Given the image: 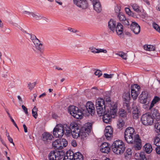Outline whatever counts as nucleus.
I'll use <instances>...</instances> for the list:
<instances>
[{"label": "nucleus", "mask_w": 160, "mask_h": 160, "mask_svg": "<svg viewBox=\"0 0 160 160\" xmlns=\"http://www.w3.org/2000/svg\"><path fill=\"white\" fill-rule=\"evenodd\" d=\"M68 144L67 142L65 139H58L52 143V146L54 149H61L63 147H66Z\"/></svg>", "instance_id": "1a4fd4ad"}, {"label": "nucleus", "mask_w": 160, "mask_h": 160, "mask_svg": "<svg viewBox=\"0 0 160 160\" xmlns=\"http://www.w3.org/2000/svg\"><path fill=\"white\" fill-rule=\"evenodd\" d=\"M154 144L157 146H160V134L158 135L154 140Z\"/></svg>", "instance_id": "2f4dec72"}, {"label": "nucleus", "mask_w": 160, "mask_h": 160, "mask_svg": "<svg viewBox=\"0 0 160 160\" xmlns=\"http://www.w3.org/2000/svg\"><path fill=\"white\" fill-rule=\"evenodd\" d=\"M22 109L23 110L24 112H25V113L26 115H28V109L24 105H22Z\"/></svg>", "instance_id": "3c124183"}, {"label": "nucleus", "mask_w": 160, "mask_h": 160, "mask_svg": "<svg viewBox=\"0 0 160 160\" xmlns=\"http://www.w3.org/2000/svg\"><path fill=\"white\" fill-rule=\"evenodd\" d=\"M118 18L122 22L124 20H125L126 17L124 15L121 13H119L118 15Z\"/></svg>", "instance_id": "e433bc0d"}, {"label": "nucleus", "mask_w": 160, "mask_h": 160, "mask_svg": "<svg viewBox=\"0 0 160 160\" xmlns=\"http://www.w3.org/2000/svg\"><path fill=\"white\" fill-rule=\"evenodd\" d=\"M92 2L94 10L98 13L102 11L101 4L99 0H90Z\"/></svg>", "instance_id": "a211bd4d"}, {"label": "nucleus", "mask_w": 160, "mask_h": 160, "mask_svg": "<svg viewBox=\"0 0 160 160\" xmlns=\"http://www.w3.org/2000/svg\"><path fill=\"white\" fill-rule=\"evenodd\" d=\"M131 29L136 34H138L140 32V26L136 22H132L130 25Z\"/></svg>", "instance_id": "f3484780"}, {"label": "nucleus", "mask_w": 160, "mask_h": 160, "mask_svg": "<svg viewBox=\"0 0 160 160\" xmlns=\"http://www.w3.org/2000/svg\"><path fill=\"white\" fill-rule=\"evenodd\" d=\"M73 160H83L82 155L80 152H78L74 153L73 152Z\"/></svg>", "instance_id": "a878e982"}, {"label": "nucleus", "mask_w": 160, "mask_h": 160, "mask_svg": "<svg viewBox=\"0 0 160 160\" xmlns=\"http://www.w3.org/2000/svg\"><path fill=\"white\" fill-rule=\"evenodd\" d=\"M29 35H30V39L32 42H33V40H34L37 38L36 36L34 34H29Z\"/></svg>", "instance_id": "864d4df0"}, {"label": "nucleus", "mask_w": 160, "mask_h": 160, "mask_svg": "<svg viewBox=\"0 0 160 160\" xmlns=\"http://www.w3.org/2000/svg\"><path fill=\"white\" fill-rule=\"evenodd\" d=\"M148 98V93L147 91H143L139 96L140 103L145 104L147 102Z\"/></svg>", "instance_id": "aec40b11"}, {"label": "nucleus", "mask_w": 160, "mask_h": 160, "mask_svg": "<svg viewBox=\"0 0 160 160\" xmlns=\"http://www.w3.org/2000/svg\"><path fill=\"white\" fill-rule=\"evenodd\" d=\"M17 97H18V99L20 101H22L21 98L20 96H18Z\"/></svg>", "instance_id": "338daca9"}, {"label": "nucleus", "mask_w": 160, "mask_h": 160, "mask_svg": "<svg viewBox=\"0 0 160 160\" xmlns=\"http://www.w3.org/2000/svg\"><path fill=\"white\" fill-rule=\"evenodd\" d=\"M132 115L134 119H136L138 118L139 113L137 107H135L132 108Z\"/></svg>", "instance_id": "c85d7f7f"}, {"label": "nucleus", "mask_w": 160, "mask_h": 160, "mask_svg": "<svg viewBox=\"0 0 160 160\" xmlns=\"http://www.w3.org/2000/svg\"><path fill=\"white\" fill-rule=\"evenodd\" d=\"M117 112L114 115H113L111 113L110 109L105 112L101 116H103L102 119L103 122L106 123H109L111 121V118H114Z\"/></svg>", "instance_id": "9b49d317"}, {"label": "nucleus", "mask_w": 160, "mask_h": 160, "mask_svg": "<svg viewBox=\"0 0 160 160\" xmlns=\"http://www.w3.org/2000/svg\"><path fill=\"white\" fill-rule=\"evenodd\" d=\"M96 76H98V77H100L102 75V72L99 70H97L94 73Z\"/></svg>", "instance_id": "de8ad7c7"}, {"label": "nucleus", "mask_w": 160, "mask_h": 160, "mask_svg": "<svg viewBox=\"0 0 160 160\" xmlns=\"http://www.w3.org/2000/svg\"><path fill=\"white\" fill-rule=\"evenodd\" d=\"M152 26L154 29L160 33V27L158 24L153 22L152 23Z\"/></svg>", "instance_id": "ea45409f"}, {"label": "nucleus", "mask_w": 160, "mask_h": 160, "mask_svg": "<svg viewBox=\"0 0 160 160\" xmlns=\"http://www.w3.org/2000/svg\"><path fill=\"white\" fill-rule=\"evenodd\" d=\"M42 139L44 142H48L53 138L52 135L50 133L44 132L42 134Z\"/></svg>", "instance_id": "b1692460"}, {"label": "nucleus", "mask_w": 160, "mask_h": 160, "mask_svg": "<svg viewBox=\"0 0 160 160\" xmlns=\"http://www.w3.org/2000/svg\"><path fill=\"white\" fill-rule=\"evenodd\" d=\"M112 147L113 152L117 155L122 154L125 149L124 143L120 140L115 141L112 144Z\"/></svg>", "instance_id": "39448f33"}, {"label": "nucleus", "mask_w": 160, "mask_h": 160, "mask_svg": "<svg viewBox=\"0 0 160 160\" xmlns=\"http://www.w3.org/2000/svg\"><path fill=\"white\" fill-rule=\"evenodd\" d=\"M156 153L158 154H160V146H157L155 148Z\"/></svg>", "instance_id": "6e6d98bb"}, {"label": "nucleus", "mask_w": 160, "mask_h": 160, "mask_svg": "<svg viewBox=\"0 0 160 160\" xmlns=\"http://www.w3.org/2000/svg\"><path fill=\"white\" fill-rule=\"evenodd\" d=\"M71 144L73 147H75L77 146L76 142L73 140L71 142Z\"/></svg>", "instance_id": "13d9d810"}, {"label": "nucleus", "mask_w": 160, "mask_h": 160, "mask_svg": "<svg viewBox=\"0 0 160 160\" xmlns=\"http://www.w3.org/2000/svg\"><path fill=\"white\" fill-rule=\"evenodd\" d=\"M137 154V153H136L134 155V158L136 159H139V155H136Z\"/></svg>", "instance_id": "680f3d73"}, {"label": "nucleus", "mask_w": 160, "mask_h": 160, "mask_svg": "<svg viewBox=\"0 0 160 160\" xmlns=\"http://www.w3.org/2000/svg\"><path fill=\"white\" fill-rule=\"evenodd\" d=\"M127 113L126 111L123 109H120L118 112V115L120 117L125 118L127 116Z\"/></svg>", "instance_id": "473e14b6"}, {"label": "nucleus", "mask_w": 160, "mask_h": 160, "mask_svg": "<svg viewBox=\"0 0 160 160\" xmlns=\"http://www.w3.org/2000/svg\"><path fill=\"white\" fill-rule=\"evenodd\" d=\"M123 29L122 25L120 23H118L116 27V32L118 35H121L123 32Z\"/></svg>", "instance_id": "393cba45"}, {"label": "nucleus", "mask_w": 160, "mask_h": 160, "mask_svg": "<svg viewBox=\"0 0 160 160\" xmlns=\"http://www.w3.org/2000/svg\"><path fill=\"white\" fill-rule=\"evenodd\" d=\"M89 49L92 53H97V48H95L93 47H91L89 48Z\"/></svg>", "instance_id": "a18cd8bd"}, {"label": "nucleus", "mask_w": 160, "mask_h": 160, "mask_svg": "<svg viewBox=\"0 0 160 160\" xmlns=\"http://www.w3.org/2000/svg\"><path fill=\"white\" fill-rule=\"evenodd\" d=\"M116 21L111 19L108 22V27L113 32H114L116 27Z\"/></svg>", "instance_id": "4be33fe9"}, {"label": "nucleus", "mask_w": 160, "mask_h": 160, "mask_svg": "<svg viewBox=\"0 0 160 160\" xmlns=\"http://www.w3.org/2000/svg\"><path fill=\"white\" fill-rule=\"evenodd\" d=\"M131 96L133 100L137 99L140 93V86L137 84L131 85L130 87Z\"/></svg>", "instance_id": "9d476101"}, {"label": "nucleus", "mask_w": 160, "mask_h": 160, "mask_svg": "<svg viewBox=\"0 0 160 160\" xmlns=\"http://www.w3.org/2000/svg\"><path fill=\"white\" fill-rule=\"evenodd\" d=\"M58 1L59 0H56L55 1V2L58 4L60 5H62V2H59Z\"/></svg>", "instance_id": "e2e57ef3"}, {"label": "nucleus", "mask_w": 160, "mask_h": 160, "mask_svg": "<svg viewBox=\"0 0 160 160\" xmlns=\"http://www.w3.org/2000/svg\"><path fill=\"white\" fill-rule=\"evenodd\" d=\"M38 111V109L36 106H34L32 110V115L33 117L36 119L37 118L38 116L37 113Z\"/></svg>", "instance_id": "c9c22d12"}, {"label": "nucleus", "mask_w": 160, "mask_h": 160, "mask_svg": "<svg viewBox=\"0 0 160 160\" xmlns=\"http://www.w3.org/2000/svg\"><path fill=\"white\" fill-rule=\"evenodd\" d=\"M113 75V74H108L107 73H105L103 74V77L105 78H112Z\"/></svg>", "instance_id": "49530a36"}, {"label": "nucleus", "mask_w": 160, "mask_h": 160, "mask_svg": "<svg viewBox=\"0 0 160 160\" xmlns=\"http://www.w3.org/2000/svg\"><path fill=\"white\" fill-rule=\"evenodd\" d=\"M125 10L126 13L129 16H132L133 13L131 11L130 9L128 8H126L125 9Z\"/></svg>", "instance_id": "79ce46f5"}, {"label": "nucleus", "mask_w": 160, "mask_h": 160, "mask_svg": "<svg viewBox=\"0 0 160 160\" xmlns=\"http://www.w3.org/2000/svg\"><path fill=\"white\" fill-rule=\"evenodd\" d=\"M105 104L104 99L99 98H98L96 102V107L97 114L99 116H101L103 113L107 110H110V112L112 115H114L117 112V104L116 102H112L108 98L106 100Z\"/></svg>", "instance_id": "f257e3e1"}, {"label": "nucleus", "mask_w": 160, "mask_h": 160, "mask_svg": "<svg viewBox=\"0 0 160 160\" xmlns=\"http://www.w3.org/2000/svg\"><path fill=\"white\" fill-rule=\"evenodd\" d=\"M7 138H8V141H9L10 142L12 143L13 144V145H14V143L13 141V139H12V138L10 136L8 133V135L7 136Z\"/></svg>", "instance_id": "5fc2aeb1"}, {"label": "nucleus", "mask_w": 160, "mask_h": 160, "mask_svg": "<svg viewBox=\"0 0 160 160\" xmlns=\"http://www.w3.org/2000/svg\"><path fill=\"white\" fill-rule=\"evenodd\" d=\"M122 98L124 102H125V106L127 108L129 112L130 109L129 103L130 99V94L129 92H125L123 94Z\"/></svg>", "instance_id": "2eb2a0df"}, {"label": "nucleus", "mask_w": 160, "mask_h": 160, "mask_svg": "<svg viewBox=\"0 0 160 160\" xmlns=\"http://www.w3.org/2000/svg\"><path fill=\"white\" fill-rule=\"evenodd\" d=\"M154 130L157 133H160V122L155 123L154 126Z\"/></svg>", "instance_id": "f704fd0d"}, {"label": "nucleus", "mask_w": 160, "mask_h": 160, "mask_svg": "<svg viewBox=\"0 0 160 160\" xmlns=\"http://www.w3.org/2000/svg\"><path fill=\"white\" fill-rule=\"evenodd\" d=\"M122 22L124 25L128 26L130 24L128 20L126 18L125 20H124Z\"/></svg>", "instance_id": "8fccbe9b"}, {"label": "nucleus", "mask_w": 160, "mask_h": 160, "mask_svg": "<svg viewBox=\"0 0 160 160\" xmlns=\"http://www.w3.org/2000/svg\"><path fill=\"white\" fill-rule=\"evenodd\" d=\"M110 144L104 142L102 143L100 146V150L102 153H108L110 151Z\"/></svg>", "instance_id": "dca6fc26"}, {"label": "nucleus", "mask_w": 160, "mask_h": 160, "mask_svg": "<svg viewBox=\"0 0 160 160\" xmlns=\"http://www.w3.org/2000/svg\"><path fill=\"white\" fill-rule=\"evenodd\" d=\"M141 120L142 124L145 126H151L153 123V118L151 114L149 113L142 115Z\"/></svg>", "instance_id": "0eeeda50"}, {"label": "nucleus", "mask_w": 160, "mask_h": 160, "mask_svg": "<svg viewBox=\"0 0 160 160\" xmlns=\"http://www.w3.org/2000/svg\"><path fill=\"white\" fill-rule=\"evenodd\" d=\"M118 55L124 59L126 60L127 59L126 55L123 52H119Z\"/></svg>", "instance_id": "a19ab883"}, {"label": "nucleus", "mask_w": 160, "mask_h": 160, "mask_svg": "<svg viewBox=\"0 0 160 160\" xmlns=\"http://www.w3.org/2000/svg\"><path fill=\"white\" fill-rule=\"evenodd\" d=\"M71 129L66 124L57 125L53 130L54 136L56 138H61L64 133L67 137L71 135Z\"/></svg>", "instance_id": "20e7f679"}, {"label": "nucleus", "mask_w": 160, "mask_h": 160, "mask_svg": "<svg viewBox=\"0 0 160 160\" xmlns=\"http://www.w3.org/2000/svg\"><path fill=\"white\" fill-rule=\"evenodd\" d=\"M130 6L134 11L137 12H138L140 11L139 6L137 4L132 3L130 4Z\"/></svg>", "instance_id": "72a5a7b5"}, {"label": "nucleus", "mask_w": 160, "mask_h": 160, "mask_svg": "<svg viewBox=\"0 0 160 160\" xmlns=\"http://www.w3.org/2000/svg\"><path fill=\"white\" fill-rule=\"evenodd\" d=\"M144 150L147 153H150L152 150L151 145L150 143H146L144 146Z\"/></svg>", "instance_id": "cd10ccee"}, {"label": "nucleus", "mask_w": 160, "mask_h": 160, "mask_svg": "<svg viewBox=\"0 0 160 160\" xmlns=\"http://www.w3.org/2000/svg\"><path fill=\"white\" fill-rule=\"evenodd\" d=\"M68 30L69 31H70L71 32H72L75 33V32H77L76 30L75 29H74L70 28H68Z\"/></svg>", "instance_id": "4d7b16f0"}, {"label": "nucleus", "mask_w": 160, "mask_h": 160, "mask_svg": "<svg viewBox=\"0 0 160 160\" xmlns=\"http://www.w3.org/2000/svg\"><path fill=\"white\" fill-rule=\"evenodd\" d=\"M23 127L24 129V131L25 132H28L27 128L25 124L23 125Z\"/></svg>", "instance_id": "052dcab7"}, {"label": "nucleus", "mask_w": 160, "mask_h": 160, "mask_svg": "<svg viewBox=\"0 0 160 160\" xmlns=\"http://www.w3.org/2000/svg\"><path fill=\"white\" fill-rule=\"evenodd\" d=\"M151 113L153 120H155L157 121L160 120V113L157 109L155 108H153L151 110Z\"/></svg>", "instance_id": "412c9836"}, {"label": "nucleus", "mask_w": 160, "mask_h": 160, "mask_svg": "<svg viewBox=\"0 0 160 160\" xmlns=\"http://www.w3.org/2000/svg\"><path fill=\"white\" fill-rule=\"evenodd\" d=\"M132 150L131 148H128L127 149L125 153V158L127 160H129L132 155Z\"/></svg>", "instance_id": "bb28decb"}, {"label": "nucleus", "mask_w": 160, "mask_h": 160, "mask_svg": "<svg viewBox=\"0 0 160 160\" xmlns=\"http://www.w3.org/2000/svg\"><path fill=\"white\" fill-rule=\"evenodd\" d=\"M124 138L129 144H133L136 150H139L142 147L141 141L138 134H136L134 128L131 127L127 128L124 132Z\"/></svg>", "instance_id": "f03ea898"}, {"label": "nucleus", "mask_w": 160, "mask_h": 160, "mask_svg": "<svg viewBox=\"0 0 160 160\" xmlns=\"http://www.w3.org/2000/svg\"><path fill=\"white\" fill-rule=\"evenodd\" d=\"M32 42L35 46L41 43L39 40L37 38L34 40H33Z\"/></svg>", "instance_id": "603ef678"}, {"label": "nucleus", "mask_w": 160, "mask_h": 160, "mask_svg": "<svg viewBox=\"0 0 160 160\" xmlns=\"http://www.w3.org/2000/svg\"><path fill=\"white\" fill-rule=\"evenodd\" d=\"M144 2H145L148 5H149L150 3L148 0H143Z\"/></svg>", "instance_id": "69168bd1"}, {"label": "nucleus", "mask_w": 160, "mask_h": 160, "mask_svg": "<svg viewBox=\"0 0 160 160\" xmlns=\"http://www.w3.org/2000/svg\"><path fill=\"white\" fill-rule=\"evenodd\" d=\"M92 124L90 123H86L84 126L80 129L77 127V125L75 123H72L70 124V127L72 129L71 130V135L73 138H77L80 136L81 138L84 139L89 135L92 128Z\"/></svg>", "instance_id": "7ed1b4c3"}, {"label": "nucleus", "mask_w": 160, "mask_h": 160, "mask_svg": "<svg viewBox=\"0 0 160 160\" xmlns=\"http://www.w3.org/2000/svg\"><path fill=\"white\" fill-rule=\"evenodd\" d=\"M68 111L70 114L77 119H81L82 118V112L78 108L74 106H69Z\"/></svg>", "instance_id": "6e6552de"}, {"label": "nucleus", "mask_w": 160, "mask_h": 160, "mask_svg": "<svg viewBox=\"0 0 160 160\" xmlns=\"http://www.w3.org/2000/svg\"><path fill=\"white\" fill-rule=\"evenodd\" d=\"M36 84V82H34L32 83H28V86L29 88V89L32 90L34 88Z\"/></svg>", "instance_id": "37998d69"}, {"label": "nucleus", "mask_w": 160, "mask_h": 160, "mask_svg": "<svg viewBox=\"0 0 160 160\" xmlns=\"http://www.w3.org/2000/svg\"><path fill=\"white\" fill-rule=\"evenodd\" d=\"M160 100V98L159 97L157 96H155L152 100V102H153L154 103L156 104V103L158 102Z\"/></svg>", "instance_id": "09e8293b"}, {"label": "nucleus", "mask_w": 160, "mask_h": 160, "mask_svg": "<svg viewBox=\"0 0 160 160\" xmlns=\"http://www.w3.org/2000/svg\"><path fill=\"white\" fill-rule=\"evenodd\" d=\"M35 48L39 52H42L43 51L42 44L41 43L35 46Z\"/></svg>", "instance_id": "4c0bfd02"}, {"label": "nucleus", "mask_w": 160, "mask_h": 160, "mask_svg": "<svg viewBox=\"0 0 160 160\" xmlns=\"http://www.w3.org/2000/svg\"><path fill=\"white\" fill-rule=\"evenodd\" d=\"M86 108L88 112L92 115L94 114L95 107L94 104L91 102H88L86 105Z\"/></svg>", "instance_id": "6ab92c4d"}, {"label": "nucleus", "mask_w": 160, "mask_h": 160, "mask_svg": "<svg viewBox=\"0 0 160 160\" xmlns=\"http://www.w3.org/2000/svg\"><path fill=\"white\" fill-rule=\"evenodd\" d=\"M45 95H46V93H42V94L40 95L39 96V98H41L42 97H44L45 96Z\"/></svg>", "instance_id": "0e129e2a"}, {"label": "nucleus", "mask_w": 160, "mask_h": 160, "mask_svg": "<svg viewBox=\"0 0 160 160\" xmlns=\"http://www.w3.org/2000/svg\"><path fill=\"white\" fill-rule=\"evenodd\" d=\"M73 3L81 9H85L88 7L86 0H73Z\"/></svg>", "instance_id": "f8f14e48"}, {"label": "nucleus", "mask_w": 160, "mask_h": 160, "mask_svg": "<svg viewBox=\"0 0 160 160\" xmlns=\"http://www.w3.org/2000/svg\"><path fill=\"white\" fill-rule=\"evenodd\" d=\"M73 152L71 150L68 151L66 155L64 157L63 160H73Z\"/></svg>", "instance_id": "5701e85b"}, {"label": "nucleus", "mask_w": 160, "mask_h": 160, "mask_svg": "<svg viewBox=\"0 0 160 160\" xmlns=\"http://www.w3.org/2000/svg\"><path fill=\"white\" fill-rule=\"evenodd\" d=\"M124 121L122 118H119L117 123L118 128L122 129L123 127L124 126Z\"/></svg>", "instance_id": "c756f323"}, {"label": "nucleus", "mask_w": 160, "mask_h": 160, "mask_svg": "<svg viewBox=\"0 0 160 160\" xmlns=\"http://www.w3.org/2000/svg\"><path fill=\"white\" fill-rule=\"evenodd\" d=\"M103 52L106 53L107 52V51L106 49H103L101 48H97V53Z\"/></svg>", "instance_id": "c03bdc74"}, {"label": "nucleus", "mask_w": 160, "mask_h": 160, "mask_svg": "<svg viewBox=\"0 0 160 160\" xmlns=\"http://www.w3.org/2000/svg\"><path fill=\"white\" fill-rule=\"evenodd\" d=\"M56 69H57L58 70H62V68H59V67H56Z\"/></svg>", "instance_id": "774afa93"}, {"label": "nucleus", "mask_w": 160, "mask_h": 160, "mask_svg": "<svg viewBox=\"0 0 160 160\" xmlns=\"http://www.w3.org/2000/svg\"><path fill=\"white\" fill-rule=\"evenodd\" d=\"M64 155V152L62 150H55L51 151L48 155L49 160H59Z\"/></svg>", "instance_id": "423d86ee"}, {"label": "nucleus", "mask_w": 160, "mask_h": 160, "mask_svg": "<svg viewBox=\"0 0 160 160\" xmlns=\"http://www.w3.org/2000/svg\"><path fill=\"white\" fill-rule=\"evenodd\" d=\"M104 135L108 140H110L113 136V130L110 126L106 127L104 130Z\"/></svg>", "instance_id": "4468645a"}, {"label": "nucleus", "mask_w": 160, "mask_h": 160, "mask_svg": "<svg viewBox=\"0 0 160 160\" xmlns=\"http://www.w3.org/2000/svg\"><path fill=\"white\" fill-rule=\"evenodd\" d=\"M136 155H139V160H146V158L144 153L143 152H142L140 153H137V154Z\"/></svg>", "instance_id": "58836bf2"}, {"label": "nucleus", "mask_w": 160, "mask_h": 160, "mask_svg": "<svg viewBox=\"0 0 160 160\" xmlns=\"http://www.w3.org/2000/svg\"><path fill=\"white\" fill-rule=\"evenodd\" d=\"M144 50L148 51H153L155 49V47L151 45H145L143 46Z\"/></svg>", "instance_id": "7c9ffc66"}, {"label": "nucleus", "mask_w": 160, "mask_h": 160, "mask_svg": "<svg viewBox=\"0 0 160 160\" xmlns=\"http://www.w3.org/2000/svg\"><path fill=\"white\" fill-rule=\"evenodd\" d=\"M22 13L25 16L32 17L36 20H40L42 18L41 15L35 12H32L24 11L22 12Z\"/></svg>", "instance_id": "ddd939ff"}, {"label": "nucleus", "mask_w": 160, "mask_h": 160, "mask_svg": "<svg viewBox=\"0 0 160 160\" xmlns=\"http://www.w3.org/2000/svg\"><path fill=\"white\" fill-rule=\"evenodd\" d=\"M155 104V103H154L152 101V102L151 103L150 105L149 108V109L150 110H151L152 108V107L154 106Z\"/></svg>", "instance_id": "bf43d9fd"}]
</instances>
